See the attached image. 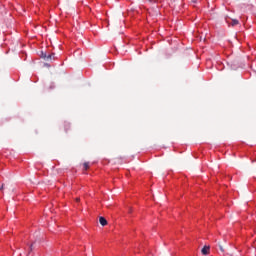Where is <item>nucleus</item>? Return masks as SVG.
<instances>
[{"label":"nucleus","mask_w":256,"mask_h":256,"mask_svg":"<svg viewBox=\"0 0 256 256\" xmlns=\"http://www.w3.org/2000/svg\"><path fill=\"white\" fill-rule=\"evenodd\" d=\"M76 201H79V198H77Z\"/></svg>","instance_id":"10"},{"label":"nucleus","mask_w":256,"mask_h":256,"mask_svg":"<svg viewBox=\"0 0 256 256\" xmlns=\"http://www.w3.org/2000/svg\"><path fill=\"white\" fill-rule=\"evenodd\" d=\"M4 188H5V184H2L0 187V191H3Z\"/></svg>","instance_id":"8"},{"label":"nucleus","mask_w":256,"mask_h":256,"mask_svg":"<svg viewBox=\"0 0 256 256\" xmlns=\"http://www.w3.org/2000/svg\"><path fill=\"white\" fill-rule=\"evenodd\" d=\"M235 25H239V20H232V27H235Z\"/></svg>","instance_id":"5"},{"label":"nucleus","mask_w":256,"mask_h":256,"mask_svg":"<svg viewBox=\"0 0 256 256\" xmlns=\"http://www.w3.org/2000/svg\"><path fill=\"white\" fill-rule=\"evenodd\" d=\"M41 57L45 61H53V59H55V54H47V52H41Z\"/></svg>","instance_id":"1"},{"label":"nucleus","mask_w":256,"mask_h":256,"mask_svg":"<svg viewBox=\"0 0 256 256\" xmlns=\"http://www.w3.org/2000/svg\"><path fill=\"white\" fill-rule=\"evenodd\" d=\"M209 246H204L201 250L202 255H209Z\"/></svg>","instance_id":"3"},{"label":"nucleus","mask_w":256,"mask_h":256,"mask_svg":"<svg viewBox=\"0 0 256 256\" xmlns=\"http://www.w3.org/2000/svg\"><path fill=\"white\" fill-rule=\"evenodd\" d=\"M30 251H33V245L30 246Z\"/></svg>","instance_id":"9"},{"label":"nucleus","mask_w":256,"mask_h":256,"mask_svg":"<svg viewBox=\"0 0 256 256\" xmlns=\"http://www.w3.org/2000/svg\"><path fill=\"white\" fill-rule=\"evenodd\" d=\"M219 249H220V251H221L222 253H225V249L223 248L222 245H219Z\"/></svg>","instance_id":"7"},{"label":"nucleus","mask_w":256,"mask_h":256,"mask_svg":"<svg viewBox=\"0 0 256 256\" xmlns=\"http://www.w3.org/2000/svg\"><path fill=\"white\" fill-rule=\"evenodd\" d=\"M64 129H65V131L67 133V131H69V129H71V124L69 122H65L64 123Z\"/></svg>","instance_id":"4"},{"label":"nucleus","mask_w":256,"mask_h":256,"mask_svg":"<svg viewBox=\"0 0 256 256\" xmlns=\"http://www.w3.org/2000/svg\"><path fill=\"white\" fill-rule=\"evenodd\" d=\"M99 223H100V225H102V227H105V225H107V219H105V217L101 216L99 218Z\"/></svg>","instance_id":"2"},{"label":"nucleus","mask_w":256,"mask_h":256,"mask_svg":"<svg viewBox=\"0 0 256 256\" xmlns=\"http://www.w3.org/2000/svg\"><path fill=\"white\" fill-rule=\"evenodd\" d=\"M83 167H84V169L87 171V169H89V162H85V163L83 164Z\"/></svg>","instance_id":"6"}]
</instances>
